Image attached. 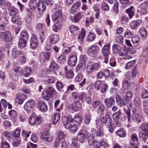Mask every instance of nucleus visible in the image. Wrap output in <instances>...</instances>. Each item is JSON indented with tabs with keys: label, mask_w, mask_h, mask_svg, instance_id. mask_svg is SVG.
<instances>
[{
	"label": "nucleus",
	"mask_w": 148,
	"mask_h": 148,
	"mask_svg": "<svg viewBox=\"0 0 148 148\" xmlns=\"http://www.w3.org/2000/svg\"><path fill=\"white\" fill-rule=\"evenodd\" d=\"M73 97L75 101H77L80 99V95L76 92H73L72 94Z\"/></svg>",
	"instance_id": "8fccbe9b"
},
{
	"label": "nucleus",
	"mask_w": 148,
	"mask_h": 148,
	"mask_svg": "<svg viewBox=\"0 0 148 148\" xmlns=\"http://www.w3.org/2000/svg\"><path fill=\"white\" fill-rule=\"evenodd\" d=\"M116 133L120 137H124L125 136L126 133L123 130H119L116 132Z\"/></svg>",
	"instance_id": "13d9d810"
},
{
	"label": "nucleus",
	"mask_w": 148,
	"mask_h": 148,
	"mask_svg": "<svg viewBox=\"0 0 148 148\" xmlns=\"http://www.w3.org/2000/svg\"><path fill=\"white\" fill-rule=\"evenodd\" d=\"M139 41L140 38L138 36H135L132 38V41L134 44L138 43Z\"/></svg>",
	"instance_id": "774afa93"
},
{
	"label": "nucleus",
	"mask_w": 148,
	"mask_h": 148,
	"mask_svg": "<svg viewBox=\"0 0 148 148\" xmlns=\"http://www.w3.org/2000/svg\"><path fill=\"white\" fill-rule=\"evenodd\" d=\"M62 12H54V14L52 16V19L53 21L57 23L59 22V19L62 16Z\"/></svg>",
	"instance_id": "cd10ccee"
},
{
	"label": "nucleus",
	"mask_w": 148,
	"mask_h": 148,
	"mask_svg": "<svg viewBox=\"0 0 148 148\" xmlns=\"http://www.w3.org/2000/svg\"><path fill=\"white\" fill-rule=\"evenodd\" d=\"M120 46L117 44H113L112 47L113 51L116 52H119L120 50Z\"/></svg>",
	"instance_id": "052dcab7"
},
{
	"label": "nucleus",
	"mask_w": 148,
	"mask_h": 148,
	"mask_svg": "<svg viewBox=\"0 0 148 148\" xmlns=\"http://www.w3.org/2000/svg\"><path fill=\"white\" fill-rule=\"evenodd\" d=\"M141 23V21L140 20L133 21L130 23V28L133 29H135L140 25Z\"/></svg>",
	"instance_id": "bb28decb"
},
{
	"label": "nucleus",
	"mask_w": 148,
	"mask_h": 148,
	"mask_svg": "<svg viewBox=\"0 0 148 148\" xmlns=\"http://www.w3.org/2000/svg\"><path fill=\"white\" fill-rule=\"evenodd\" d=\"M81 5V2L77 1L74 3L71 7L70 10L71 13L73 14L74 12L76 11V10Z\"/></svg>",
	"instance_id": "7c9ffc66"
},
{
	"label": "nucleus",
	"mask_w": 148,
	"mask_h": 148,
	"mask_svg": "<svg viewBox=\"0 0 148 148\" xmlns=\"http://www.w3.org/2000/svg\"><path fill=\"white\" fill-rule=\"evenodd\" d=\"M16 60L20 63H25L26 61L25 55L23 53L21 54V56Z\"/></svg>",
	"instance_id": "4c0bfd02"
},
{
	"label": "nucleus",
	"mask_w": 148,
	"mask_h": 148,
	"mask_svg": "<svg viewBox=\"0 0 148 148\" xmlns=\"http://www.w3.org/2000/svg\"><path fill=\"white\" fill-rule=\"evenodd\" d=\"M99 66V64L97 63L87 66L86 69L88 73L90 74L94 70L97 69Z\"/></svg>",
	"instance_id": "5701e85b"
},
{
	"label": "nucleus",
	"mask_w": 148,
	"mask_h": 148,
	"mask_svg": "<svg viewBox=\"0 0 148 148\" xmlns=\"http://www.w3.org/2000/svg\"><path fill=\"white\" fill-rule=\"evenodd\" d=\"M68 69L67 66H65L64 68V70L65 72L66 77L68 78H73L74 75L73 71L71 70H69L68 71Z\"/></svg>",
	"instance_id": "473e14b6"
},
{
	"label": "nucleus",
	"mask_w": 148,
	"mask_h": 148,
	"mask_svg": "<svg viewBox=\"0 0 148 148\" xmlns=\"http://www.w3.org/2000/svg\"><path fill=\"white\" fill-rule=\"evenodd\" d=\"M26 96L25 94L18 93L16 95V101L18 102L19 104H21L26 98Z\"/></svg>",
	"instance_id": "f8f14e48"
},
{
	"label": "nucleus",
	"mask_w": 148,
	"mask_h": 148,
	"mask_svg": "<svg viewBox=\"0 0 148 148\" xmlns=\"http://www.w3.org/2000/svg\"><path fill=\"white\" fill-rule=\"evenodd\" d=\"M72 118L71 116H63L62 117V121L63 125L65 127L69 129L72 126Z\"/></svg>",
	"instance_id": "39448f33"
},
{
	"label": "nucleus",
	"mask_w": 148,
	"mask_h": 148,
	"mask_svg": "<svg viewBox=\"0 0 148 148\" xmlns=\"http://www.w3.org/2000/svg\"><path fill=\"white\" fill-rule=\"evenodd\" d=\"M56 86L58 91L61 92L62 91V89L64 87V85L62 82L60 81L57 82L56 84Z\"/></svg>",
	"instance_id": "a18cd8bd"
},
{
	"label": "nucleus",
	"mask_w": 148,
	"mask_h": 148,
	"mask_svg": "<svg viewBox=\"0 0 148 148\" xmlns=\"http://www.w3.org/2000/svg\"><path fill=\"white\" fill-rule=\"evenodd\" d=\"M18 15L13 16L11 18V21L13 23L20 25L22 24V22Z\"/></svg>",
	"instance_id": "a878e982"
},
{
	"label": "nucleus",
	"mask_w": 148,
	"mask_h": 148,
	"mask_svg": "<svg viewBox=\"0 0 148 148\" xmlns=\"http://www.w3.org/2000/svg\"><path fill=\"white\" fill-rule=\"evenodd\" d=\"M42 140L45 141L50 142L53 140V137L49 133L46 132H43L40 137Z\"/></svg>",
	"instance_id": "9b49d317"
},
{
	"label": "nucleus",
	"mask_w": 148,
	"mask_h": 148,
	"mask_svg": "<svg viewBox=\"0 0 148 148\" xmlns=\"http://www.w3.org/2000/svg\"><path fill=\"white\" fill-rule=\"evenodd\" d=\"M8 9L10 11L11 16H14L18 15V11L17 9L12 7H9Z\"/></svg>",
	"instance_id": "f704fd0d"
},
{
	"label": "nucleus",
	"mask_w": 148,
	"mask_h": 148,
	"mask_svg": "<svg viewBox=\"0 0 148 148\" xmlns=\"http://www.w3.org/2000/svg\"><path fill=\"white\" fill-rule=\"evenodd\" d=\"M72 110L74 111H77L79 110L81 108V104L79 101H75L72 104L70 105Z\"/></svg>",
	"instance_id": "dca6fc26"
},
{
	"label": "nucleus",
	"mask_w": 148,
	"mask_h": 148,
	"mask_svg": "<svg viewBox=\"0 0 148 148\" xmlns=\"http://www.w3.org/2000/svg\"><path fill=\"white\" fill-rule=\"evenodd\" d=\"M64 134V132L62 130H60L58 132V135L56 138L59 139V140H61L62 139H65Z\"/></svg>",
	"instance_id": "864d4df0"
},
{
	"label": "nucleus",
	"mask_w": 148,
	"mask_h": 148,
	"mask_svg": "<svg viewBox=\"0 0 148 148\" xmlns=\"http://www.w3.org/2000/svg\"><path fill=\"white\" fill-rule=\"evenodd\" d=\"M132 119L135 120H136L138 122H140L142 120V117L140 116L138 114H132Z\"/></svg>",
	"instance_id": "58836bf2"
},
{
	"label": "nucleus",
	"mask_w": 148,
	"mask_h": 148,
	"mask_svg": "<svg viewBox=\"0 0 148 148\" xmlns=\"http://www.w3.org/2000/svg\"><path fill=\"white\" fill-rule=\"evenodd\" d=\"M116 41L118 43H121L123 41V37L122 35L118 36L115 38Z\"/></svg>",
	"instance_id": "338daca9"
},
{
	"label": "nucleus",
	"mask_w": 148,
	"mask_h": 148,
	"mask_svg": "<svg viewBox=\"0 0 148 148\" xmlns=\"http://www.w3.org/2000/svg\"><path fill=\"white\" fill-rule=\"evenodd\" d=\"M45 5L42 1H40L38 3L37 9L40 13H42L46 9Z\"/></svg>",
	"instance_id": "b1692460"
},
{
	"label": "nucleus",
	"mask_w": 148,
	"mask_h": 148,
	"mask_svg": "<svg viewBox=\"0 0 148 148\" xmlns=\"http://www.w3.org/2000/svg\"><path fill=\"white\" fill-rule=\"evenodd\" d=\"M40 119L39 117H37L35 114H33L29 119V121L30 124L33 125Z\"/></svg>",
	"instance_id": "4be33fe9"
},
{
	"label": "nucleus",
	"mask_w": 148,
	"mask_h": 148,
	"mask_svg": "<svg viewBox=\"0 0 148 148\" xmlns=\"http://www.w3.org/2000/svg\"><path fill=\"white\" fill-rule=\"evenodd\" d=\"M9 140L6 137H2L1 143V148H9L10 147L9 144Z\"/></svg>",
	"instance_id": "f3484780"
},
{
	"label": "nucleus",
	"mask_w": 148,
	"mask_h": 148,
	"mask_svg": "<svg viewBox=\"0 0 148 148\" xmlns=\"http://www.w3.org/2000/svg\"><path fill=\"white\" fill-rule=\"evenodd\" d=\"M100 119L102 123L106 124L108 127L112 125V119L109 115L101 114L100 116Z\"/></svg>",
	"instance_id": "0eeeda50"
},
{
	"label": "nucleus",
	"mask_w": 148,
	"mask_h": 148,
	"mask_svg": "<svg viewBox=\"0 0 148 148\" xmlns=\"http://www.w3.org/2000/svg\"><path fill=\"white\" fill-rule=\"evenodd\" d=\"M59 68L58 64L54 61L52 62L49 66V70L45 69L43 70L42 72V77H47V75L50 72H53L55 74H56V73L58 71Z\"/></svg>",
	"instance_id": "f257e3e1"
},
{
	"label": "nucleus",
	"mask_w": 148,
	"mask_h": 148,
	"mask_svg": "<svg viewBox=\"0 0 148 148\" xmlns=\"http://www.w3.org/2000/svg\"><path fill=\"white\" fill-rule=\"evenodd\" d=\"M122 112L121 110L119 109L118 111L114 113L112 115V117L114 121H117L120 120Z\"/></svg>",
	"instance_id": "c85d7f7f"
},
{
	"label": "nucleus",
	"mask_w": 148,
	"mask_h": 148,
	"mask_svg": "<svg viewBox=\"0 0 148 148\" xmlns=\"http://www.w3.org/2000/svg\"><path fill=\"white\" fill-rule=\"evenodd\" d=\"M50 53L49 52H42L40 53L39 56V60L42 63L45 62L49 59Z\"/></svg>",
	"instance_id": "9d476101"
},
{
	"label": "nucleus",
	"mask_w": 148,
	"mask_h": 148,
	"mask_svg": "<svg viewBox=\"0 0 148 148\" xmlns=\"http://www.w3.org/2000/svg\"><path fill=\"white\" fill-rule=\"evenodd\" d=\"M83 16L82 13H78L73 16H70V19L73 22L77 23L82 18Z\"/></svg>",
	"instance_id": "aec40b11"
},
{
	"label": "nucleus",
	"mask_w": 148,
	"mask_h": 148,
	"mask_svg": "<svg viewBox=\"0 0 148 148\" xmlns=\"http://www.w3.org/2000/svg\"><path fill=\"white\" fill-rule=\"evenodd\" d=\"M69 30L72 33L75 34H78L77 32H79L78 28L77 26L74 25H71L69 27Z\"/></svg>",
	"instance_id": "ea45409f"
},
{
	"label": "nucleus",
	"mask_w": 148,
	"mask_h": 148,
	"mask_svg": "<svg viewBox=\"0 0 148 148\" xmlns=\"http://www.w3.org/2000/svg\"><path fill=\"white\" fill-rule=\"evenodd\" d=\"M55 91L53 87L47 86L44 88L42 93V95L44 99L47 101L50 97L53 96Z\"/></svg>",
	"instance_id": "f03ea898"
},
{
	"label": "nucleus",
	"mask_w": 148,
	"mask_h": 148,
	"mask_svg": "<svg viewBox=\"0 0 148 148\" xmlns=\"http://www.w3.org/2000/svg\"><path fill=\"white\" fill-rule=\"evenodd\" d=\"M38 108L40 111L45 112L47 109V107L45 102L41 101L39 104Z\"/></svg>",
	"instance_id": "72a5a7b5"
},
{
	"label": "nucleus",
	"mask_w": 148,
	"mask_h": 148,
	"mask_svg": "<svg viewBox=\"0 0 148 148\" xmlns=\"http://www.w3.org/2000/svg\"><path fill=\"white\" fill-rule=\"evenodd\" d=\"M1 104L4 108L7 107L8 104L7 101L4 99H2L1 101H0V112L2 111L3 108L2 107Z\"/></svg>",
	"instance_id": "c03bdc74"
},
{
	"label": "nucleus",
	"mask_w": 148,
	"mask_h": 148,
	"mask_svg": "<svg viewBox=\"0 0 148 148\" xmlns=\"http://www.w3.org/2000/svg\"><path fill=\"white\" fill-rule=\"evenodd\" d=\"M55 80V78L51 76H49L48 77L47 79L45 80L43 82L44 84L46 85H49L50 84L53 83Z\"/></svg>",
	"instance_id": "c9c22d12"
},
{
	"label": "nucleus",
	"mask_w": 148,
	"mask_h": 148,
	"mask_svg": "<svg viewBox=\"0 0 148 148\" xmlns=\"http://www.w3.org/2000/svg\"><path fill=\"white\" fill-rule=\"evenodd\" d=\"M102 54L104 57V62L107 63L108 61L109 56L110 53V43H106L101 50Z\"/></svg>",
	"instance_id": "7ed1b4c3"
},
{
	"label": "nucleus",
	"mask_w": 148,
	"mask_h": 148,
	"mask_svg": "<svg viewBox=\"0 0 148 148\" xmlns=\"http://www.w3.org/2000/svg\"><path fill=\"white\" fill-rule=\"evenodd\" d=\"M95 35L94 33L90 32L87 38V40L89 42H91L93 41L95 38Z\"/></svg>",
	"instance_id": "3c124183"
},
{
	"label": "nucleus",
	"mask_w": 148,
	"mask_h": 148,
	"mask_svg": "<svg viewBox=\"0 0 148 148\" xmlns=\"http://www.w3.org/2000/svg\"><path fill=\"white\" fill-rule=\"evenodd\" d=\"M141 56L145 58H146L148 56V47L144 48Z\"/></svg>",
	"instance_id": "bf43d9fd"
},
{
	"label": "nucleus",
	"mask_w": 148,
	"mask_h": 148,
	"mask_svg": "<svg viewBox=\"0 0 148 148\" xmlns=\"http://www.w3.org/2000/svg\"><path fill=\"white\" fill-rule=\"evenodd\" d=\"M27 43L26 40H25L21 38L20 39L18 44V46L21 49L22 48L25 47Z\"/></svg>",
	"instance_id": "a19ab883"
},
{
	"label": "nucleus",
	"mask_w": 148,
	"mask_h": 148,
	"mask_svg": "<svg viewBox=\"0 0 148 148\" xmlns=\"http://www.w3.org/2000/svg\"><path fill=\"white\" fill-rule=\"evenodd\" d=\"M13 70L18 74H22L23 73V69L21 67H16L14 68Z\"/></svg>",
	"instance_id": "603ef678"
},
{
	"label": "nucleus",
	"mask_w": 148,
	"mask_h": 148,
	"mask_svg": "<svg viewBox=\"0 0 148 148\" xmlns=\"http://www.w3.org/2000/svg\"><path fill=\"white\" fill-rule=\"evenodd\" d=\"M31 69L29 67H25L23 72V75L25 77L28 76L30 74L31 71Z\"/></svg>",
	"instance_id": "de8ad7c7"
},
{
	"label": "nucleus",
	"mask_w": 148,
	"mask_h": 148,
	"mask_svg": "<svg viewBox=\"0 0 148 148\" xmlns=\"http://www.w3.org/2000/svg\"><path fill=\"white\" fill-rule=\"evenodd\" d=\"M0 38L8 42L11 41L12 39V36L8 31L0 32Z\"/></svg>",
	"instance_id": "6e6552de"
},
{
	"label": "nucleus",
	"mask_w": 148,
	"mask_h": 148,
	"mask_svg": "<svg viewBox=\"0 0 148 148\" xmlns=\"http://www.w3.org/2000/svg\"><path fill=\"white\" fill-rule=\"evenodd\" d=\"M134 103L136 106L139 107L140 104V98L138 97H135L134 100Z\"/></svg>",
	"instance_id": "0e129e2a"
},
{
	"label": "nucleus",
	"mask_w": 148,
	"mask_h": 148,
	"mask_svg": "<svg viewBox=\"0 0 148 148\" xmlns=\"http://www.w3.org/2000/svg\"><path fill=\"white\" fill-rule=\"evenodd\" d=\"M35 105V101L32 99L29 100L24 105V108L29 114L34 107Z\"/></svg>",
	"instance_id": "423d86ee"
},
{
	"label": "nucleus",
	"mask_w": 148,
	"mask_h": 148,
	"mask_svg": "<svg viewBox=\"0 0 148 148\" xmlns=\"http://www.w3.org/2000/svg\"><path fill=\"white\" fill-rule=\"evenodd\" d=\"M98 48L97 46L93 45L90 48H89L87 50L88 54L91 56H94L97 51Z\"/></svg>",
	"instance_id": "6ab92c4d"
},
{
	"label": "nucleus",
	"mask_w": 148,
	"mask_h": 148,
	"mask_svg": "<svg viewBox=\"0 0 148 148\" xmlns=\"http://www.w3.org/2000/svg\"><path fill=\"white\" fill-rule=\"evenodd\" d=\"M85 35V31L84 29L82 30L80 35L78 37L79 39H80L81 41H82Z\"/></svg>",
	"instance_id": "69168bd1"
},
{
	"label": "nucleus",
	"mask_w": 148,
	"mask_h": 148,
	"mask_svg": "<svg viewBox=\"0 0 148 148\" xmlns=\"http://www.w3.org/2000/svg\"><path fill=\"white\" fill-rule=\"evenodd\" d=\"M135 60H132L128 62L126 64L125 68L126 69H130L132 68L135 63Z\"/></svg>",
	"instance_id": "6e6d98bb"
},
{
	"label": "nucleus",
	"mask_w": 148,
	"mask_h": 148,
	"mask_svg": "<svg viewBox=\"0 0 148 148\" xmlns=\"http://www.w3.org/2000/svg\"><path fill=\"white\" fill-rule=\"evenodd\" d=\"M133 8L134 7L132 6L126 10L128 14L129 17L130 19L134 15V12L132 10Z\"/></svg>",
	"instance_id": "37998d69"
},
{
	"label": "nucleus",
	"mask_w": 148,
	"mask_h": 148,
	"mask_svg": "<svg viewBox=\"0 0 148 148\" xmlns=\"http://www.w3.org/2000/svg\"><path fill=\"white\" fill-rule=\"evenodd\" d=\"M72 122L73 121L75 123L79 124L82 121V119L80 116H78L75 117L73 119L72 118Z\"/></svg>",
	"instance_id": "680f3d73"
},
{
	"label": "nucleus",
	"mask_w": 148,
	"mask_h": 148,
	"mask_svg": "<svg viewBox=\"0 0 148 148\" xmlns=\"http://www.w3.org/2000/svg\"><path fill=\"white\" fill-rule=\"evenodd\" d=\"M66 61V56L64 55H61L58 58V62L59 63H63Z\"/></svg>",
	"instance_id": "4d7b16f0"
},
{
	"label": "nucleus",
	"mask_w": 148,
	"mask_h": 148,
	"mask_svg": "<svg viewBox=\"0 0 148 148\" xmlns=\"http://www.w3.org/2000/svg\"><path fill=\"white\" fill-rule=\"evenodd\" d=\"M119 55L120 56H125L124 58L125 59H127L131 58V57L127 55L128 52L127 49H126L123 48L121 51H119Z\"/></svg>",
	"instance_id": "c756f323"
},
{
	"label": "nucleus",
	"mask_w": 148,
	"mask_h": 148,
	"mask_svg": "<svg viewBox=\"0 0 148 148\" xmlns=\"http://www.w3.org/2000/svg\"><path fill=\"white\" fill-rule=\"evenodd\" d=\"M97 136H103L104 135L103 129L101 127L99 128L96 132Z\"/></svg>",
	"instance_id": "e2e57ef3"
},
{
	"label": "nucleus",
	"mask_w": 148,
	"mask_h": 148,
	"mask_svg": "<svg viewBox=\"0 0 148 148\" xmlns=\"http://www.w3.org/2000/svg\"><path fill=\"white\" fill-rule=\"evenodd\" d=\"M139 32L141 35L144 37H146L147 35V31L145 28H140L139 30Z\"/></svg>",
	"instance_id": "49530a36"
},
{
	"label": "nucleus",
	"mask_w": 148,
	"mask_h": 148,
	"mask_svg": "<svg viewBox=\"0 0 148 148\" xmlns=\"http://www.w3.org/2000/svg\"><path fill=\"white\" fill-rule=\"evenodd\" d=\"M60 115L57 113H55L53 117V124H56L60 120Z\"/></svg>",
	"instance_id": "e433bc0d"
},
{
	"label": "nucleus",
	"mask_w": 148,
	"mask_h": 148,
	"mask_svg": "<svg viewBox=\"0 0 148 148\" xmlns=\"http://www.w3.org/2000/svg\"><path fill=\"white\" fill-rule=\"evenodd\" d=\"M20 38L26 40L28 38V34L26 32L23 31L21 32V37Z\"/></svg>",
	"instance_id": "5fc2aeb1"
},
{
	"label": "nucleus",
	"mask_w": 148,
	"mask_h": 148,
	"mask_svg": "<svg viewBox=\"0 0 148 148\" xmlns=\"http://www.w3.org/2000/svg\"><path fill=\"white\" fill-rule=\"evenodd\" d=\"M59 36L57 34L51 35L49 38L50 42L51 44H56L58 40Z\"/></svg>",
	"instance_id": "393cba45"
},
{
	"label": "nucleus",
	"mask_w": 148,
	"mask_h": 148,
	"mask_svg": "<svg viewBox=\"0 0 148 148\" xmlns=\"http://www.w3.org/2000/svg\"><path fill=\"white\" fill-rule=\"evenodd\" d=\"M87 138V141L89 144L90 145H93L95 142V139L92 136L89 135L88 134Z\"/></svg>",
	"instance_id": "09e8293b"
},
{
	"label": "nucleus",
	"mask_w": 148,
	"mask_h": 148,
	"mask_svg": "<svg viewBox=\"0 0 148 148\" xmlns=\"http://www.w3.org/2000/svg\"><path fill=\"white\" fill-rule=\"evenodd\" d=\"M104 102L106 106L108 108H110L112 104L114 102V99L112 97H110L108 98L105 99Z\"/></svg>",
	"instance_id": "412c9836"
},
{
	"label": "nucleus",
	"mask_w": 148,
	"mask_h": 148,
	"mask_svg": "<svg viewBox=\"0 0 148 148\" xmlns=\"http://www.w3.org/2000/svg\"><path fill=\"white\" fill-rule=\"evenodd\" d=\"M77 62V57L76 55H73L70 56L68 62V64L71 66H75Z\"/></svg>",
	"instance_id": "4468645a"
},
{
	"label": "nucleus",
	"mask_w": 148,
	"mask_h": 148,
	"mask_svg": "<svg viewBox=\"0 0 148 148\" xmlns=\"http://www.w3.org/2000/svg\"><path fill=\"white\" fill-rule=\"evenodd\" d=\"M21 53H22L17 48L14 47L12 50V58L13 60L16 59L21 56Z\"/></svg>",
	"instance_id": "ddd939ff"
},
{
	"label": "nucleus",
	"mask_w": 148,
	"mask_h": 148,
	"mask_svg": "<svg viewBox=\"0 0 148 148\" xmlns=\"http://www.w3.org/2000/svg\"><path fill=\"white\" fill-rule=\"evenodd\" d=\"M91 119V116L90 113H87L85 115L84 123L86 124H88L90 121Z\"/></svg>",
	"instance_id": "79ce46f5"
},
{
	"label": "nucleus",
	"mask_w": 148,
	"mask_h": 148,
	"mask_svg": "<svg viewBox=\"0 0 148 148\" xmlns=\"http://www.w3.org/2000/svg\"><path fill=\"white\" fill-rule=\"evenodd\" d=\"M38 44L36 36L35 35H32L31 39L30 47L32 49L36 48Z\"/></svg>",
	"instance_id": "a211bd4d"
},
{
	"label": "nucleus",
	"mask_w": 148,
	"mask_h": 148,
	"mask_svg": "<svg viewBox=\"0 0 148 148\" xmlns=\"http://www.w3.org/2000/svg\"><path fill=\"white\" fill-rule=\"evenodd\" d=\"M139 130L145 132V134L148 136V127L145 123H143L139 129Z\"/></svg>",
	"instance_id": "2f4dec72"
},
{
	"label": "nucleus",
	"mask_w": 148,
	"mask_h": 148,
	"mask_svg": "<svg viewBox=\"0 0 148 148\" xmlns=\"http://www.w3.org/2000/svg\"><path fill=\"white\" fill-rule=\"evenodd\" d=\"M93 145L95 148H100L101 146H103L104 148H107L108 147V145L102 140L95 141Z\"/></svg>",
	"instance_id": "2eb2a0df"
},
{
	"label": "nucleus",
	"mask_w": 148,
	"mask_h": 148,
	"mask_svg": "<svg viewBox=\"0 0 148 148\" xmlns=\"http://www.w3.org/2000/svg\"><path fill=\"white\" fill-rule=\"evenodd\" d=\"M115 99L117 104L120 107L126 106L128 101L127 99H123L119 95H116Z\"/></svg>",
	"instance_id": "1a4fd4ad"
},
{
	"label": "nucleus",
	"mask_w": 148,
	"mask_h": 148,
	"mask_svg": "<svg viewBox=\"0 0 148 148\" xmlns=\"http://www.w3.org/2000/svg\"><path fill=\"white\" fill-rule=\"evenodd\" d=\"M88 136L87 131L84 130H82L78 133L77 136V138L79 142L82 143H83L85 138H87Z\"/></svg>",
	"instance_id": "20e7f679"
}]
</instances>
